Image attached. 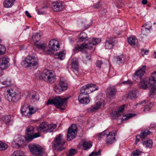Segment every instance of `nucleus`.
<instances>
[{
    "label": "nucleus",
    "mask_w": 156,
    "mask_h": 156,
    "mask_svg": "<svg viewBox=\"0 0 156 156\" xmlns=\"http://www.w3.org/2000/svg\"><path fill=\"white\" fill-rule=\"evenodd\" d=\"M77 133V128L75 125L73 124L68 129L67 135V140L70 141L76 137Z\"/></svg>",
    "instance_id": "nucleus-10"
},
{
    "label": "nucleus",
    "mask_w": 156,
    "mask_h": 156,
    "mask_svg": "<svg viewBox=\"0 0 156 156\" xmlns=\"http://www.w3.org/2000/svg\"><path fill=\"white\" fill-rule=\"evenodd\" d=\"M21 64L26 68L36 66L38 64L37 60L34 56L28 55L22 62Z\"/></svg>",
    "instance_id": "nucleus-5"
},
{
    "label": "nucleus",
    "mask_w": 156,
    "mask_h": 156,
    "mask_svg": "<svg viewBox=\"0 0 156 156\" xmlns=\"http://www.w3.org/2000/svg\"><path fill=\"white\" fill-rule=\"evenodd\" d=\"M154 105V104L152 102H150L147 104L145 107L144 109V111L145 112L146 111H148L150 110L152 108Z\"/></svg>",
    "instance_id": "nucleus-43"
},
{
    "label": "nucleus",
    "mask_w": 156,
    "mask_h": 156,
    "mask_svg": "<svg viewBox=\"0 0 156 156\" xmlns=\"http://www.w3.org/2000/svg\"><path fill=\"white\" fill-rule=\"evenodd\" d=\"M156 93V88L155 87H152L150 91V95H153Z\"/></svg>",
    "instance_id": "nucleus-50"
},
{
    "label": "nucleus",
    "mask_w": 156,
    "mask_h": 156,
    "mask_svg": "<svg viewBox=\"0 0 156 156\" xmlns=\"http://www.w3.org/2000/svg\"><path fill=\"white\" fill-rule=\"evenodd\" d=\"M128 97L131 100L135 99L136 97V91H130L128 94Z\"/></svg>",
    "instance_id": "nucleus-39"
},
{
    "label": "nucleus",
    "mask_w": 156,
    "mask_h": 156,
    "mask_svg": "<svg viewBox=\"0 0 156 156\" xmlns=\"http://www.w3.org/2000/svg\"><path fill=\"white\" fill-rule=\"evenodd\" d=\"M122 83L124 84H128L130 86L132 84V82H131L129 80H128V81H124V82H122Z\"/></svg>",
    "instance_id": "nucleus-56"
},
{
    "label": "nucleus",
    "mask_w": 156,
    "mask_h": 156,
    "mask_svg": "<svg viewBox=\"0 0 156 156\" xmlns=\"http://www.w3.org/2000/svg\"><path fill=\"white\" fill-rule=\"evenodd\" d=\"M29 96L31 100L34 102L38 101L39 99V95L35 91H31L29 94Z\"/></svg>",
    "instance_id": "nucleus-20"
},
{
    "label": "nucleus",
    "mask_w": 156,
    "mask_h": 156,
    "mask_svg": "<svg viewBox=\"0 0 156 156\" xmlns=\"http://www.w3.org/2000/svg\"><path fill=\"white\" fill-rule=\"evenodd\" d=\"M5 98L9 102H16L21 98L20 91L12 89L7 90L5 92Z\"/></svg>",
    "instance_id": "nucleus-1"
},
{
    "label": "nucleus",
    "mask_w": 156,
    "mask_h": 156,
    "mask_svg": "<svg viewBox=\"0 0 156 156\" xmlns=\"http://www.w3.org/2000/svg\"><path fill=\"white\" fill-rule=\"evenodd\" d=\"M40 78L49 83H53L56 80L55 76L54 73L48 70H45L41 73Z\"/></svg>",
    "instance_id": "nucleus-3"
},
{
    "label": "nucleus",
    "mask_w": 156,
    "mask_h": 156,
    "mask_svg": "<svg viewBox=\"0 0 156 156\" xmlns=\"http://www.w3.org/2000/svg\"><path fill=\"white\" fill-rule=\"evenodd\" d=\"M143 145L146 146H152L153 145L152 141L151 139H148L147 140L143 142Z\"/></svg>",
    "instance_id": "nucleus-42"
},
{
    "label": "nucleus",
    "mask_w": 156,
    "mask_h": 156,
    "mask_svg": "<svg viewBox=\"0 0 156 156\" xmlns=\"http://www.w3.org/2000/svg\"><path fill=\"white\" fill-rule=\"evenodd\" d=\"M89 41L92 45H95L101 42V39L99 38H90Z\"/></svg>",
    "instance_id": "nucleus-34"
},
{
    "label": "nucleus",
    "mask_w": 156,
    "mask_h": 156,
    "mask_svg": "<svg viewBox=\"0 0 156 156\" xmlns=\"http://www.w3.org/2000/svg\"><path fill=\"white\" fill-rule=\"evenodd\" d=\"M56 127V124H49L46 122H43L37 127V129L39 133L42 132L50 133L53 131Z\"/></svg>",
    "instance_id": "nucleus-4"
},
{
    "label": "nucleus",
    "mask_w": 156,
    "mask_h": 156,
    "mask_svg": "<svg viewBox=\"0 0 156 156\" xmlns=\"http://www.w3.org/2000/svg\"><path fill=\"white\" fill-rule=\"evenodd\" d=\"M92 143L90 141L81 140L79 143V146H92Z\"/></svg>",
    "instance_id": "nucleus-29"
},
{
    "label": "nucleus",
    "mask_w": 156,
    "mask_h": 156,
    "mask_svg": "<svg viewBox=\"0 0 156 156\" xmlns=\"http://www.w3.org/2000/svg\"><path fill=\"white\" fill-rule=\"evenodd\" d=\"M102 105V103L97 102L94 106H92L89 109V111L91 112H93L99 109Z\"/></svg>",
    "instance_id": "nucleus-26"
},
{
    "label": "nucleus",
    "mask_w": 156,
    "mask_h": 156,
    "mask_svg": "<svg viewBox=\"0 0 156 156\" xmlns=\"http://www.w3.org/2000/svg\"><path fill=\"white\" fill-rule=\"evenodd\" d=\"M116 93V89L115 87H112L108 89V91L107 94V97L111 98L114 97Z\"/></svg>",
    "instance_id": "nucleus-24"
},
{
    "label": "nucleus",
    "mask_w": 156,
    "mask_h": 156,
    "mask_svg": "<svg viewBox=\"0 0 156 156\" xmlns=\"http://www.w3.org/2000/svg\"><path fill=\"white\" fill-rule=\"evenodd\" d=\"M40 37L41 35L39 34L36 33L33 35L32 39L35 43L37 42H38V41L40 40Z\"/></svg>",
    "instance_id": "nucleus-41"
},
{
    "label": "nucleus",
    "mask_w": 156,
    "mask_h": 156,
    "mask_svg": "<svg viewBox=\"0 0 156 156\" xmlns=\"http://www.w3.org/2000/svg\"><path fill=\"white\" fill-rule=\"evenodd\" d=\"M87 34L84 32H82L80 34V37L79 40L80 41H83L86 40H87Z\"/></svg>",
    "instance_id": "nucleus-37"
},
{
    "label": "nucleus",
    "mask_w": 156,
    "mask_h": 156,
    "mask_svg": "<svg viewBox=\"0 0 156 156\" xmlns=\"http://www.w3.org/2000/svg\"><path fill=\"white\" fill-rule=\"evenodd\" d=\"M149 84L150 85H154L156 82V72H154L152 74L151 76L148 79Z\"/></svg>",
    "instance_id": "nucleus-28"
},
{
    "label": "nucleus",
    "mask_w": 156,
    "mask_h": 156,
    "mask_svg": "<svg viewBox=\"0 0 156 156\" xmlns=\"http://www.w3.org/2000/svg\"><path fill=\"white\" fill-rule=\"evenodd\" d=\"M92 48V45L90 42L88 44H83L80 46L77 45L75 46L73 49L74 51H81L83 49H88L91 50Z\"/></svg>",
    "instance_id": "nucleus-17"
},
{
    "label": "nucleus",
    "mask_w": 156,
    "mask_h": 156,
    "mask_svg": "<svg viewBox=\"0 0 156 156\" xmlns=\"http://www.w3.org/2000/svg\"><path fill=\"white\" fill-rule=\"evenodd\" d=\"M36 112V109H34L32 107H29V111L28 112V116L29 117L31 115L34 114Z\"/></svg>",
    "instance_id": "nucleus-44"
},
{
    "label": "nucleus",
    "mask_w": 156,
    "mask_h": 156,
    "mask_svg": "<svg viewBox=\"0 0 156 156\" xmlns=\"http://www.w3.org/2000/svg\"><path fill=\"white\" fill-rule=\"evenodd\" d=\"M28 106L24 105L21 109V113L23 115L28 116L29 108Z\"/></svg>",
    "instance_id": "nucleus-35"
},
{
    "label": "nucleus",
    "mask_w": 156,
    "mask_h": 156,
    "mask_svg": "<svg viewBox=\"0 0 156 156\" xmlns=\"http://www.w3.org/2000/svg\"><path fill=\"white\" fill-rule=\"evenodd\" d=\"M65 148L64 147H53V150H56L58 151H60L63 150Z\"/></svg>",
    "instance_id": "nucleus-53"
},
{
    "label": "nucleus",
    "mask_w": 156,
    "mask_h": 156,
    "mask_svg": "<svg viewBox=\"0 0 156 156\" xmlns=\"http://www.w3.org/2000/svg\"><path fill=\"white\" fill-rule=\"evenodd\" d=\"M102 62L101 61H98L96 63V66L99 68H101V65L102 64Z\"/></svg>",
    "instance_id": "nucleus-54"
},
{
    "label": "nucleus",
    "mask_w": 156,
    "mask_h": 156,
    "mask_svg": "<svg viewBox=\"0 0 156 156\" xmlns=\"http://www.w3.org/2000/svg\"><path fill=\"white\" fill-rule=\"evenodd\" d=\"M15 0H5L3 2V5L5 8H10L13 5Z\"/></svg>",
    "instance_id": "nucleus-31"
},
{
    "label": "nucleus",
    "mask_w": 156,
    "mask_h": 156,
    "mask_svg": "<svg viewBox=\"0 0 156 156\" xmlns=\"http://www.w3.org/2000/svg\"><path fill=\"white\" fill-rule=\"evenodd\" d=\"M153 86L152 85H150L149 84V80H147V82L144 80L141 81L139 84V86L140 88L144 89H146L149 86Z\"/></svg>",
    "instance_id": "nucleus-30"
},
{
    "label": "nucleus",
    "mask_w": 156,
    "mask_h": 156,
    "mask_svg": "<svg viewBox=\"0 0 156 156\" xmlns=\"http://www.w3.org/2000/svg\"><path fill=\"white\" fill-rule=\"evenodd\" d=\"M142 52L143 53H144V54L147 55L149 52V51L148 50L142 49Z\"/></svg>",
    "instance_id": "nucleus-59"
},
{
    "label": "nucleus",
    "mask_w": 156,
    "mask_h": 156,
    "mask_svg": "<svg viewBox=\"0 0 156 156\" xmlns=\"http://www.w3.org/2000/svg\"><path fill=\"white\" fill-rule=\"evenodd\" d=\"M71 67L75 70H77L78 68V59L76 58H74L73 59L71 63Z\"/></svg>",
    "instance_id": "nucleus-32"
},
{
    "label": "nucleus",
    "mask_w": 156,
    "mask_h": 156,
    "mask_svg": "<svg viewBox=\"0 0 156 156\" xmlns=\"http://www.w3.org/2000/svg\"><path fill=\"white\" fill-rule=\"evenodd\" d=\"M54 146H62L63 145H66L65 141L63 138L61 134H59L56 136L55 141L53 142Z\"/></svg>",
    "instance_id": "nucleus-12"
},
{
    "label": "nucleus",
    "mask_w": 156,
    "mask_h": 156,
    "mask_svg": "<svg viewBox=\"0 0 156 156\" xmlns=\"http://www.w3.org/2000/svg\"><path fill=\"white\" fill-rule=\"evenodd\" d=\"M91 147H83V149L84 150H87L90 148Z\"/></svg>",
    "instance_id": "nucleus-64"
},
{
    "label": "nucleus",
    "mask_w": 156,
    "mask_h": 156,
    "mask_svg": "<svg viewBox=\"0 0 156 156\" xmlns=\"http://www.w3.org/2000/svg\"><path fill=\"white\" fill-rule=\"evenodd\" d=\"M128 43L131 46H136L138 44V40L135 37H131L128 38Z\"/></svg>",
    "instance_id": "nucleus-25"
},
{
    "label": "nucleus",
    "mask_w": 156,
    "mask_h": 156,
    "mask_svg": "<svg viewBox=\"0 0 156 156\" xmlns=\"http://www.w3.org/2000/svg\"><path fill=\"white\" fill-rule=\"evenodd\" d=\"M86 59L84 60V61L85 62H86L87 61L91 59V56L90 55H88L87 54V53H86Z\"/></svg>",
    "instance_id": "nucleus-55"
},
{
    "label": "nucleus",
    "mask_w": 156,
    "mask_h": 156,
    "mask_svg": "<svg viewBox=\"0 0 156 156\" xmlns=\"http://www.w3.org/2000/svg\"><path fill=\"white\" fill-rule=\"evenodd\" d=\"M145 101L144 100L143 101L141 102H139L136 105H135V106L138 105H141L142 104H143L144 103H145Z\"/></svg>",
    "instance_id": "nucleus-62"
},
{
    "label": "nucleus",
    "mask_w": 156,
    "mask_h": 156,
    "mask_svg": "<svg viewBox=\"0 0 156 156\" xmlns=\"http://www.w3.org/2000/svg\"><path fill=\"white\" fill-rule=\"evenodd\" d=\"M151 133V132L150 131L146 129L143 130L139 135L140 136L141 139H144L147 137Z\"/></svg>",
    "instance_id": "nucleus-33"
},
{
    "label": "nucleus",
    "mask_w": 156,
    "mask_h": 156,
    "mask_svg": "<svg viewBox=\"0 0 156 156\" xmlns=\"http://www.w3.org/2000/svg\"><path fill=\"white\" fill-rule=\"evenodd\" d=\"M101 154V150L98 152H92L89 156H99Z\"/></svg>",
    "instance_id": "nucleus-47"
},
{
    "label": "nucleus",
    "mask_w": 156,
    "mask_h": 156,
    "mask_svg": "<svg viewBox=\"0 0 156 156\" xmlns=\"http://www.w3.org/2000/svg\"><path fill=\"white\" fill-rule=\"evenodd\" d=\"M25 13L26 14V16L29 18H31V16L30 15V13H29V12L27 11H26L25 12Z\"/></svg>",
    "instance_id": "nucleus-60"
},
{
    "label": "nucleus",
    "mask_w": 156,
    "mask_h": 156,
    "mask_svg": "<svg viewBox=\"0 0 156 156\" xmlns=\"http://www.w3.org/2000/svg\"><path fill=\"white\" fill-rule=\"evenodd\" d=\"M7 149V147H0V151H3Z\"/></svg>",
    "instance_id": "nucleus-61"
},
{
    "label": "nucleus",
    "mask_w": 156,
    "mask_h": 156,
    "mask_svg": "<svg viewBox=\"0 0 156 156\" xmlns=\"http://www.w3.org/2000/svg\"><path fill=\"white\" fill-rule=\"evenodd\" d=\"M52 51L50 49H47V47L43 51H44L47 54L51 55L53 54Z\"/></svg>",
    "instance_id": "nucleus-51"
},
{
    "label": "nucleus",
    "mask_w": 156,
    "mask_h": 156,
    "mask_svg": "<svg viewBox=\"0 0 156 156\" xmlns=\"http://www.w3.org/2000/svg\"><path fill=\"white\" fill-rule=\"evenodd\" d=\"M11 84V81L6 78L0 79V85H3L5 87H7Z\"/></svg>",
    "instance_id": "nucleus-27"
},
{
    "label": "nucleus",
    "mask_w": 156,
    "mask_h": 156,
    "mask_svg": "<svg viewBox=\"0 0 156 156\" xmlns=\"http://www.w3.org/2000/svg\"><path fill=\"white\" fill-rule=\"evenodd\" d=\"M78 100L80 103L87 104L89 103L90 99L89 95L80 93L78 97Z\"/></svg>",
    "instance_id": "nucleus-15"
},
{
    "label": "nucleus",
    "mask_w": 156,
    "mask_h": 156,
    "mask_svg": "<svg viewBox=\"0 0 156 156\" xmlns=\"http://www.w3.org/2000/svg\"><path fill=\"white\" fill-rule=\"evenodd\" d=\"M133 116V115L132 114H127L126 116H124V118H122L121 120L122 121L127 120V119L131 118Z\"/></svg>",
    "instance_id": "nucleus-48"
},
{
    "label": "nucleus",
    "mask_w": 156,
    "mask_h": 156,
    "mask_svg": "<svg viewBox=\"0 0 156 156\" xmlns=\"http://www.w3.org/2000/svg\"><path fill=\"white\" fill-rule=\"evenodd\" d=\"M68 99V97L62 98L59 97H57L54 99L48 100L47 104V105L53 104L58 108L63 110L65 108L66 101Z\"/></svg>",
    "instance_id": "nucleus-2"
},
{
    "label": "nucleus",
    "mask_w": 156,
    "mask_h": 156,
    "mask_svg": "<svg viewBox=\"0 0 156 156\" xmlns=\"http://www.w3.org/2000/svg\"><path fill=\"white\" fill-rule=\"evenodd\" d=\"M34 128L31 126L28 127L26 129V140L28 141H31L35 138L40 136V134L39 132L34 133Z\"/></svg>",
    "instance_id": "nucleus-8"
},
{
    "label": "nucleus",
    "mask_w": 156,
    "mask_h": 156,
    "mask_svg": "<svg viewBox=\"0 0 156 156\" xmlns=\"http://www.w3.org/2000/svg\"><path fill=\"white\" fill-rule=\"evenodd\" d=\"M146 67L145 66H143L142 68L136 72L133 77V79L135 81L140 80L145 73Z\"/></svg>",
    "instance_id": "nucleus-11"
},
{
    "label": "nucleus",
    "mask_w": 156,
    "mask_h": 156,
    "mask_svg": "<svg viewBox=\"0 0 156 156\" xmlns=\"http://www.w3.org/2000/svg\"><path fill=\"white\" fill-rule=\"evenodd\" d=\"M140 135H137L136 136V141L135 142V144L136 145H139V143H140Z\"/></svg>",
    "instance_id": "nucleus-52"
},
{
    "label": "nucleus",
    "mask_w": 156,
    "mask_h": 156,
    "mask_svg": "<svg viewBox=\"0 0 156 156\" xmlns=\"http://www.w3.org/2000/svg\"><path fill=\"white\" fill-rule=\"evenodd\" d=\"M68 87L66 81L63 78H60L58 84L55 85L54 89L56 93L59 94L62 91L66 90Z\"/></svg>",
    "instance_id": "nucleus-9"
},
{
    "label": "nucleus",
    "mask_w": 156,
    "mask_h": 156,
    "mask_svg": "<svg viewBox=\"0 0 156 156\" xmlns=\"http://www.w3.org/2000/svg\"><path fill=\"white\" fill-rule=\"evenodd\" d=\"M0 146H8V145L5 142L0 141Z\"/></svg>",
    "instance_id": "nucleus-57"
},
{
    "label": "nucleus",
    "mask_w": 156,
    "mask_h": 156,
    "mask_svg": "<svg viewBox=\"0 0 156 156\" xmlns=\"http://www.w3.org/2000/svg\"><path fill=\"white\" fill-rule=\"evenodd\" d=\"M2 119L6 125H9L11 121V117L10 115L4 116L2 117Z\"/></svg>",
    "instance_id": "nucleus-38"
},
{
    "label": "nucleus",
    "mask_w": 156,
    "mask_h": 156,
    "mask_svg": "<svg viewBox=\"0 0 156 156\" xmlns=\"http://www.w3.org/2000/svg\"><path fill=\"white\" fill-rule=\"evenodd\" d=\"M152 26V23L150 22H147L145 25L142 26V34L144 35H147L150 33V30Z\"/></svg>",
    "instance_id": "nucleus-16"
},
{
    "label": "nucleus",
    "mask_w": 156,
    "mask_h": 156,
    "mask_svg": "<svg viewBox=\"0 0 156 156\" xmlns=\"http://www.w3.org/2000/svg\"><path fill=\"white\" fill-rule=\"evenodd\" d=\"M117 58V63L119 64L123 63L125 61V57L122 55L118 56Z\"/></svg>",
    "instance_id": "nucleus-40"
},
{
    "label": "nucleus",
    "mask_w": 156,
    "mask_h": 156,
    "mask_svg": "<svg viewBox=\"0 0 156 156\" xmlns=\"http://www.w3.org/2000/svg\"><path fill=\"white\" fill-rule=\"evenodd\" d=\"M29 150L33 154L36 155H42L44 151L41 147H30Z\"/></svg>",
    "instance_id": "nucleus-18"
},
{
    "label": "nucleus",
    "mask_w": 156,
    "mask_h": 156,
    "mask_svg": "<svg viewBox=\"0 0 156 156\" xmlns=\"http://www.w3.org/2000/svg\"><path fill=\"white\" fill-rule=\"evenodd\" d=\"M49 49L54 51H57L59 49V45L58 41L52 39L49 41L48 44Z\"/></svg>",
    "instance_id": "nucleus-13"
},
{
    "label": "nucleus",
    "mask_w": 156,
    "mask_h": 156,
    "mask_svg": "<svg viewBox=\"0 0 156 156\" xmlns=\"http://www.w3.org/2000/svg\"><path fill=\"white\" fill-rule=\"evenodd\" d=\"M9 63L7 58H2L0 60V69L1 70L7 69L9 67Z\"/></svg>",
    "instance_id": "nucleus-21"
},
{
    "label": "nucleus",
    "mask_w": 156,
    "mask_h": 156,
    "mask_svg": "<svg viewBox=\"0 0 156 156\" xmlns=\"http://www.w3.org/2000/svg\"><path fill=\"white\" fill-rule=\"evenodd\" d=\"M147 0H143L142 3L144 5H146L147 4Z\"/></svg>",
    "instance_id": "nucleus-63"
},
{
    "label": "nucleus",
    "mask_w": 156,
    "mask_h": 156,
    "mask_svg": "<svg viewBox=\"0 0 156 156\" xmlns=\"http://www.w3.org/2000/svg\"><path fill=\"white\" fill-rule=\"evenodd\" d=\"M37 13L38 14H44L45 13V12L44 11H42V9L38 10L37 11Z\"/></svg>",
    "instance_id": "nucleus-58"
},
{
    "label": "nucleus",
    "mask_w": 156,
    "mask_h": 156,
    "mask_svg": "<svg viewBox=\"0 0 156 156\" xmlns=\"http://www.w3.org/2000/svg\"><path fill=\"white\" fill-rule=\"evenodd\" d=\"M65 51H62L57 53V58L60 60H62L64 58L65 55Z\"/></svg>",
    "instance_id": "nucleus-36"
},
{
    "label": "nucleus",
    "mask_w": 156,
    "mask_h": 156,
    "mask_svg": "<svg viewBox=\"0 0 156 156\" xmlns=\"http://www.w3.org/2000/svg\"><path fill=\"white\" fill-rule=\"evenodd\" d=\"M34 46L36 48L43 51L45 50L47 47L46 44L42 42H37L35 43Z\"/></svg>",
    "instance_id": "nucleus-23"
},
{
    "label": "nucleus",
    "mask_w": 156,
    "mask_h": 156,
    "mask_svg": "<svg viewBox=\"0 0 156 156\" xmlns=\"http://www.w3.org/2000/svg\"><path fill=\"white\" fill-rule=\"evenodd\" d=\"M125 105L121 106L119 108L118 111H113L111 114V116L113 119H117L121 116L122 114V112L123 110Z\"/></svg>",
    "instance_id": "nucleus-19"
},
{
    "label": "nucleus",
    "mask_w": 156,
    "mask_h": 156,
    "mask_svg": "<svg viewBox=\"0 0 156 156\" xmlns=\"http://www.w3.org/2000/svg\"><path fill=\"white\" fill-rule=\"evenodd\" d=\"M142 152V151H140L139 150L137 149L131 153V156H138Z\"/></svg>",
    "instance_id": "nucleus-49"
},
{
    "label": "nucleus",
    "mask_w": 156,
    "mask_h": 156,
    "mask_svg": "<svg viewBox=\"0 0 156 156\" xmlns=\"http://www.w3.org/2000/svg\"><path fill=\"white\" fill-rule=\"evenodd\" d=\"M115 44V41L112 38L108 39L105 43V47L106 49H112Z\"/></svg>",
    "instance_id": "nucleus-22"
},
{
    "label": "nucleus",
    "mask_w": 156,
    "mask_h": 156,
    "mask_svg": "<svg viewBox=\"0 0 156 156\" xmlns=\"http://www.w3.org/2000/svg\"><path fill=\"white\" fill-rule=\"evenodd\" d=\"M6 51L5 47L2 45L0 44V55L4 54Z\"/></svg>",
    "instance_id": "nucleus-46"
},
{
    "label": "nucleus",
    "mask_w": 156,
    "mask_h": 156,
    "mask_svg": "<svg viewBox=\"0 0 156 156\" xmlns=\"http://www.w3.org/2000/svg\"><path fill=\"white\" fill-rule=\"evenodd\" d=\"M77 153V151L74 149H71L69 150V152L67 154V156H72L74 155Z\"/></svg>",
    "instance_id": "nucleus-45"
},
{
    "label": "nucleus",
    "mask_w": 156,
    "mask_h": 156,
    "mask_svg": "<svg viewBox=\"0 0 156 156\" xmlns=\"http://www.w3.org/2000/svg\"><path fill=\"white\" fill-rule=\"evenodd\" d=\"M102 136L106 137V143L108 145L111 144L116 141L115 133L113 132H109L107 130H105L98 135L99 138H101Z\"/></svg>",
    "instance_id": "nucleus-6"
},
{
    "label": "nucleus",
    "mask_w": 156,
    "mask_h": 156,
    "mask_svg": "<svg viewBox=\"0 0 156 156\" xmlns=\"http://www.w3.org/2000/svg\"><path fill=\"white\" fill-rule=\"evenodd\" d=\"M51 8L55 12L61 11L64 8L63 2H53L52 4Z\"/></svg>",
    "instance_id": "nucleus-14"
},
{
    "label": "nucleus",
    "mask_w": 156,
    "mask_h": 156,
    "mask_svg": "<svg viewBox=\"0 0 156 156\" xmlns=\"http://www.w3.org/2000/svg\"><path fill=\"white\" fill-rule=\"evenodd\" d=\"M98 87L93 83H89L83 86L80 89V93L88 94L98 89Z\"/></svg>",
    "instance_id": "nucleus-7"
}]
</instances>
